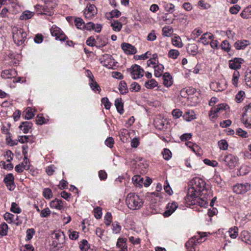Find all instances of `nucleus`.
<instances>
[{
    "label": "nucleus",
    "instance_id": "1",
    "mask_svg": "<svg viewBox=\"0 0 251 251\" xmlns=\"http://www.w3.org/2000/svg\"><path fill=\"white\" fill-rule=\"evenodd\" d=\"M205 181L200 178L195 177L189 184V188L185 200L189 205H198L205 207L208 205V201L211 197L210 190L206 188Z\"/></svg>",
    "mask_w": 251,
    "mask_h": 251
},
{
    "label": "nucleus",
    "instance_id": "2",
    "mask_svg": "<svg viewBox=\"0 0 251 251\" xmlns=\"http://www.w3.org/2000/svg\"><path fill=\"white\" fill-rule=\"evenodd\" d=\"M54 4L51 0H44V3L34 5V9L37 15L51 16L54 14Z\"/></svg>",
    "mask_w": 251,
    "mask_h": 251
},
{
    "label": "nucleus",
    "instance_id": "3",
    "mask_svg": "<svg viewBox=\"0 0 251 251\" xmlns=\"http://www.w3.org/2000/svg\"><path fill=\"white\" fill-rule=\"evenodd\" d=\"M126 203L130 209L134 210L141 208L143 205L144 201L137 194L130 193L127 196Z\"/></svg>",
    "mask_w": 251,
    "mask_h": 251
},
{
    "label": "nucleus",
    "instance_id": "4",
    "mask_svg": "<svg viewBox=\"0 0 251 251\" xmlns=\"http://www.w3.org/2000/svg\"><path fill=\"white\" fill-rule=\"evenodd\" d=\"M14 43L18 46H23L26 41L27 33L23 28L14 26L12 29Z\"/></svg>",
    "mask_w": 251,
    "mask_h": 251
},
{
    "label": "nucleus",
    "instance_id": "5",
    "mask_svg": "<svg viewBox=\"0 0 251 251\" xmlns=\"http://www.w3.org/2000/svg\"><path fill=\"white\" fill-rule=\"evenodd\" d=\"M205 236V235H201L198 238L196 236L191 238L185 244L187 249L189 251H197V245L203 242L202 239Z\"/></svg>",
    "mask_w": 251,
    "mask_h": 251
},
{
    "label": "nucleus",
    "instance_id": "6",
    "mask_svg": "<svg viewBox=\"0 0 251 251\" xmlns=\"http://www.w3.org/2000/svg\"><path fill=\"white\" fill-rule=\"evenodd\" d=\"M250 190L251 185L248 182L238 183L232 187L233 192L239 195H243Z\"/></svg>",
    "mask_w": 251,
    "mask_h": 251
},
{
    "label": "nucleus",
    "instance_id": "7",
    "mask_svg": "<svg viewBox=\"0 0 251 251\" xmlns=\"http://www.w3.org/2000/svg\"><path fill=\"white\" fill-rule=\"evenodd\" d=\"M227 105L224 103L218 104L216 106L213 107L209 112V116L210 119H216L218 116V114L226 112V106Z\"/></svg>",
    "mask_w": 251,
    "mask_h": 251
},
{
    "label": "nucleus",
    "instance_id": "8",
    "mask_svg": "<svg viewBox=\"0 0 251 251\" xmlns=\"http://www.w3.org/2000/svg\"><path fill=\"white\" fill-rule=\"evenodd\" d=\"M245 112L243 114L241 121L245 126L251 128V103L244 107Z\"/></svg>",
    "mask_w": 251,
    "mask_h": 251
},
{
    "label": "nucleus",
    "instance_id": "9",
    "mask_svg": "<svg viewBox=\"0 0 251 251\" xmlns=\"http://www.w3.org/2000/svg\"><path fill=\"white\" fill-rule=\"evenodd\" d=\"M132 78L137 79L141 78L144 76V70L141 67L137 64H134L129 69Z\"/></svg>",
    "mask_w": 251,
    "mask_h": 251
},
{
    "label": "nucleus",
    "instance_id": "10",
    "mask_svg": "<svg viewBox=\"0 0 251 251\" xmlns=\"http://www.w3.org/2000/svg\"><path fill=\"white\" fill-rule=\"evenodd\" d=\"M50 31L51 35L55 37L56 40L64 41L68 39L62 30L55 25H53L50 28Z\"/></svg>",
    "mask_w": 251,
    "mask_h": 251
},
{
    "label": "nucleus",
    "instance_id": "11",
    "mask_svg": "<svg viewBox=\"0 0 251 251\" xmlns=\"http://www.w3.org/2000/svg\"><path fill=\"white\" fill-rule=\"evenodd\" d=\"M223 161L229 169H232L235 167L237 164L238 158L237 156L232 154H228L225 155Z\"/></svg>",
    "mask_w": 251,
    "mask_h": 251
},
{
    "label": "nucleus",
    "instance_id": "12",
    "mask_svg": "<svg viewBox=\"0 0 251 251\" xmlns=\"http://www.w3.org/2000/svg\"><path fill=\"white\" fill-rule=\"evenodd\" d=\"M244 63L243 59L239 57H235L228 61V66L230 69L234 70L235 71L240 69L241 65Z\"/></svg>",
    "mask_w": 251,
    "mask_h": 251
},
{
    "label": "nucleus",
    "instance_id": "13",
    "mask_svg": "<svg viewBox=\"0 0 251 251\" xmlns=\"http://www.w3.org/2000/svg\"><path fill=\"white\" fill-rule=\"evenodd\" d=\"M97 14V9L94 4L89 3L87 5L84 11L85 18L92 19Z\"/></svg>",
    "mask_w": 251,
    "mask_h": 251
},
{
    "label": "nucleus",
    "instance_id": "14",
    "mask_svg": "<svg viewBox=\"0 0 251 251\" xmlns=\"http://www.w3.org/2000/svg\"><path fill=\"white\" fill-rule=\"evenodd\" d=\"M14 179V176L11 173L7 174L3 179V182L10 191L14 190L16 187Z\"/></svg>",
    "mask_w": 251,
    "mask_h": 251
},
{
    "label": "nucleus",
    "instance_id": "15",
    "mask_svg": "<svg viewBox=\"0 0 251 251\" xmlns=\"http://www.w3.org/2000/svg\"><path fill=\"white\" fill-rule=\"evenodd\" d=\"M65 204H66V202L65 201L57 198L51 201L50 203V207L51 208H54L59 211L64 210Z\"/></svg>",
    "mask_w": 251,
    "mask_h": 251
},
{
    "label": "nucleus",
    "instance_id": "16",
    "mask_svg": "<svg viewBox=\"0 0 251 251\" xmlns=\"http://www.w3.org/2000/svg\"><path fill=\"white\" fill-rule=\"evenodd\" d=\"M53 235L54 236L53 244L55 245L56 247H57L58 245L62 244L64 242L65 235L62 231H55Z\"/></svg>",
    "mask_w": 251,
    "mask_h": 251
},
{
    "label": "nucleus",
    "instance_id": "17",
    "mask_svg": "<svg viewBox=\"0 0 251 251\" xmlns=\"http://www.w3.org/2000/svg\"><path fill=\"white\" fill-rule=\"evenodd\" d=\"M210 88L215 92H221L224 90L226 86V83L223 81L213 82L210 85Z\"/></svg>",
    "mask_w": 251,
    "mask_h": 251
},
{
    "label": "nucleus",
    "instance_id": "18",
    "mask_svg": "<svg viewBox=\"0 0 251 251\" xmlns=\"http://www.w3.org/2000/svg\"><path fill=\"white\" fill-rule=\"evenodd\" d=\"M121 48L126 54H134L137 51L136 48L129 43H122Z\"/></svg>",
    "mask_w": 251,
    "mask_h": 251
},
{
    "label": "nucleus",
    "instance_id": "19",
    "mask_svg": "<svg viewBox=\"0 0 251 251\" xmlns=\"http://www.w3.org/2000/svg\"><path fill=\"white\" fill-rule=\"evenodd\" d=\"M178 205L176 202H173L169 203L166 207V211L163 213L165 217L170 216L177 208Z\"/></svg>",
    "mask_w": 251,
    "mask_h": 251
},
{
    "label": "nucleus",
    "instance_id": "20",
    "mask_svg": "<svg viewBox=\"0 0 251 251\" xmlns=\"http://www.w3.org/2000/svg\"><path fill=\"white\" fill-rule=\"evenodd\" d=\"M213 39H214V36L212 33L206 32L201 35L198 42H201L204 45H208L211 40Z\"/></svg>",
    "mask_w": 251,
    "mask_h": 251
},
{
    "label": "nucleus",
    "instance_id": "21",
    "mask_svg": "<svg viewBox=\"0 0 251 251\" xmlns=\"http://www.w3.org/2000/svg\"><path fill=\"white\" fill-rule=\"evenodd\" d=\"M17 74V71L15 69H7L1 72V77L4 79L10 78L16 76Z\"/></svg>",
    "mask_w": 251,
    "mask_h": 251
},
{
    "label": "nucleus",
    "instance_id": "22",
    "mask_svg": "<svg viewBox=\"0 0 251 251\" xmlns=\"http://www.w3.org/2000/svg\"><path fill=\"white\" fill-rule=\"evenodd\" d=\"M7 57L11 60V65L17 66L19 62V54L15 52L9 51L7 54Z\"/></svg>",
    "mask_w": 251,
    "mask_h": 251
},
{
    "label": "nucleus",
    "instance_id": "23",
    "mask_svg": "<svg viewBox=\"0 0 251 251\" xmlns=\"http://www.w3.org/2000/svg\"><path fill=\"white\" fill-rule=\"evenodd\" d=\"M250 44V42L247 40H237L234 43V48L238 50H244L247 46Z\"/></svg>",
    "mask_w": 251,
    "mask_h": 251
},
{
    "label": "nucleus",
    "instance_id": "24",
    "mask_svg": "<svg viewBox=\"0 0 251 251\" xmlns=\"http://www.w3.org/2000/svg\"><path fill=\"white\" fill-rule=\"evenodd\" d=\"M126 240V238L123 237H119L118 239L116 246L118 248L120 249L121 251H127Z\"/></svg>",
    "mask_w": 251,
    "mask_h": 251
},
{
    "label": "nucleus",
    "instance_id": "25",
    "mask_svg": "<svg viewBox=\"0 0 251 251\" xmlns=\"http://www.w3.org/2000/svg\"><path fill=\"white\" fill-rule=\"evenodd\" d=\"M163 84L167 87L171 86L173 84V78L168 72L165 73L162 77Z\"/></svg>",
    "mask_w": 251,
    "mask_h": 251
},
{
    "label": "nucleus",
    "instance_id": "26",
    "mask_svg": "<svg viewBox=\"0 0 251 251\" xmlns=\"http://www.w3.org/2000/svg\"><path fill=\"white\" fill-rule=\"evenodd\" d=\"M33 124L30 122H23L19 126V128L23 131L24 133H27L31 129Z\"/></svg>",
    "mask_w": 251,
    "mask_h": 251
},
{
    "label": "nucleus",
    "instance_id": "27",
    "mask_svg": "<svg viewBox=\"0 0 251 251\" xmlns=\"http://www.w3.org/2000/svg\"><path fill=\"white\" fill-rule=\"evenodd\" d=\"M107 43V39L105 37L98 36L96 38V48H102L106 46Z\"/></svg>",
    "mask_w": 251,
    "mask_h": 251
},
{
    "label": "nucleus",
    "instance_id": "28",
    "mask_svg": "<svg viewBox=\"0 0 251 251\" xmlns=\"http://www.w3.org/2000/svg\"><path fill=\"white\" fill-rule=\"evenodd\" d=\"M154 69V76L157 77H159L162 76L164 67V66L161 64H157L156 65L153 66Z\"/></svg>",
    "mask_w": 251,
    "mask_h": 251
},
{
    "label": "nucleus",
    "instance_id": "29",
    "mask_svg": "<svg viewBox=\"0 0 251 251\" xmlns=\"http://www.w3.org/2000/svg\"><path fill=\"white\" fill-rule=\"evenodd\" d=\"M240 238L243 242H244L247 244H251V236L248 231L244 230L240 234Z\"/></svg>",
    "mask_w": 251,
    "mask_h": 251
},
{
    "label": "nucleus",
    "instance_id": "30",
    "mask_svg": "<svg viewBox=\"0 0 251 251\" xmlns=\"http://www.w3.org/2000/svg\"><path fill=\"white\" fill-rule=\"evenodd\" d=\"M105 57L106 58H104V60L101 61V63L102 64L103 66L108 69L112 68L113 59L111 58L112 56L111 55H107Z\"/></svg>",
    "mask_w": 251,
    "mask_h": 251
},
{
    "label": "nucleus",
    "instance_id": "31",
    "mask_svg": "<svg viewBox=\"0 0 251 251\" xmlns=\"http://www.w3.org/2000/svg\"><path fill=\"white\" fill-rule=\"evenodd\" d=\"M115 105L116 107L117 111L120 114H123L124 112V103L122 102L121 98L117 99L115 100Z\"/></svg>",
    "mask_w": 251,
    "mask_h": 251
},
{
    "label": "nucleus",
    "instance_id": "32",
    "mask_svg": "<svg viewBox=\"0 0 251 251\" xmlns=\"http://www.w3.org/2000/svg\"><path fill=\"white\" fill-rule=\"evenodd\" d=\"M183 118L187 121H191L196 118V115L193 110H188L184 114Z\"/></svg>",
    "mask_w": 251,
    "mask_h": 251
},
{
    "label": "nucleus",
    "instance_id": "33",
    "mask_svg": "<svg viewBox=\"0 0 251 251\" xmlns=\"http://www.w3.org/2000/svg\"><path fill=\"white\" fill-rule=\"evenodd\" d=\"M172 43L174 46L178 48H181L183 46L181 38L178 35H176L172 39Z\"/></svg>",
    "mask_w": 251,
    "mask_h": 251
},
{
    "label": "nucleus",
    "instance_id": "34",
    "mask_svg": "<svg viewBox=\"0 0 251 251\" xmlns=\"http://www.w3.org/2000/svg\"><path fill=\"white\" fill-rule=\"evenodd\" d=\"M240 16L243 19L251 18V5L246 7L240 13Z\"/></svg>",
    "mask_w": 251,
    "mask_h": 251
},
{
    "label": "nucleus",
    "instance_id": "35",
    "mask_svg": "<svg viewBox=\"0 0 251 251\" xmlns=\"http://www.w3.org/2000/svg\"><path fill=\"white\" fill-rule=\"evenodd\" d=\"M187 50L189 54L195 55L198 52V47L195 44H189L187 47Z\"/></svg>",
    "mask_w": 251,
    "mask_h": 251
},
{
    "label": "nucleus",
    "instance_id": "36",
    "mask_svg": "<svg viewBox=\"0 0 251 251\" xmlns=\"http://www.w3.org/2000/svg\"><path fill=\"white\" fill-rule=\"evenodd\" d=\"M118 88L120 93L122 95L126 94L128 92L126 83L124 80H122L120 81Z\"/></svg>",
    "mask_w": 251,
    "mask_h": 251
},
{
    "label": "nucleus",
    "instance_id": "37",
    "mask_svg": "<svg viewBox=\"0 0 251 251\" xmlns=\"http://www.w3.org/2000/svg\"><path fill=\"white\" fill-rule=\"evenodd\" d=\"M164 10L170 14H172L175 10V5L169 2H164L163 4Z\"/></svg>",
    "mask_w": 251,
    "mask_h": 251
},
{
    "label": "nucleus",
    "instance_id": "38",
    "mask_svg": "<svg viewBox=\"0 0 251 251\" xmlns=\"http://www.w3.org/2000/svg\"><path fill=\"white\" fill-rule=\"evenodd\" d=\"M35 14L34 12L28 10L24 11L20 17V19L23 20H27L31 19Z\"/></svg>",
    "mask_w": 251,
    "mask_h": 251
},
{
    "label": "nucleus",
    "instance_id": "39",
    "mask_svg": "<svg viewBox=\"0 0 251 251\" xmlns=\"http://www.w3.org/2000/svg\"><path fill=\"white\" fill-rule=\"evenodd\" d=\"M240 75L238 71H234L232 75V78L231 79V83L235 87H237L238 85L239 79Z\"/></svg>",
    "mask_w": 251,
    "mask_h": 251
},
{
    "label": "nucleus",
    "instance_id": "40",
    "mask_svg": "<svg viewBox=\"0 0 251 251\" xmlns=\"http://www.w3.org/2000/svg\"><path fill=\"white\" fill-rule=\"evenodd\" d=\"M8 229V225L5 223H2L0 225V238L7 235Z\"/></svg>",
    "mask_w": 251,
    "mask_h": 251
},
{
    "label": "nucleus",
    "instance_id": "41",
    "mask_svg": "<svg viewBox=\"0 0 251 251\" xmlns=\"http://www.w3.org/2000/svg\"><path fill=\"white\" fill-rule=\"evenodd\" d=\"M245 81L247 85L251 88V67L248 68L246 72Z\"/></svg>",
    "mask_w": 251,
    "mask_h": 251
},
{
    "label": "nucleus",
    "instance_id": "42",
    "mask_svg": "<svg viewBox=\"0 0 251 251\" xmlns=\"http://www.w3.org/2000/svg\"><path fill=\"white\" fill-rule=\"evenodd\" d=\"M173 33V29L169 26H165L162 28V35L163 36L170 37Z\"/></svg>",
    "mask_w": 251,
    "mask_h": 251
},
{
    "label": "nucleus",
    "instance_id": "43",
    "mask_svg": "<svg viewBox=\"0 0 251 251\" xmlns=\"http://www.w3.org/2000/svg\"><path fill=\"white\" fill-rule=\"evenodd\" d=\"M111 26L114 31L119 32L121 30L122 27V24L118 20L114 21L111 24Z\"/></svg>",
    "mask_w": 251,
    "mask_h": 251
},
{
    "label": "nucleus",
    "instance_id": "44",
    "mask_svg": "<svg viewBox=\"0 0 251 251\" xmlns=\"http://www.w3.org/2000/svg\"><path fill=\"white\" fill-rule=\"evenodd\" d=\"M74 23L76 28L80 29H84V25L85 23L81 18H75L74 20Z\"/></svg>",
    "mask_w": 251,
    "mask_h": 251
},
{
    "label": "nucleus",
    "instance_id": "45",
    "mask_svg": "<svg viewBox=\"0 0 251 251\" xmlns=\"http://www.w3.org/2000/svg\"><path fill=\"white\" fill-rule=\"evenodd\" d=\"M79 247L81 251H87L90 248V245L86 239H83L80 242Z\"/></svg>",
    "mask_w": 251,
    "mask_h": 251
},
{
    "label": "nucleus",
    "instance_id": "46",
    "mask_svg": "<svg viewBox=\"0 0 251 251\" xmlns=\"http://www.w3.org/2000/svg\"><path fill=\"white\" fill-rule=\"evenodd\" d=\"M245 96V92L242 90H240L236 95L235 100L238 103H240L244 100Z\"/></svg>",
    "mask_w": 251,
    "mask_h": 251
},
{
    "label": "nucleus",
    "instance_id": "47",
    "mask_svg": "<svg viewBox=\"0 0 251 251\" xmlns=\"http://www.w3.org/2000/svg\"><path fill=\"white\" fill-rule=\"evenodd\" d=\"M90 86L92 90L95 92H98L100 93L101 91V89L98 83L95 80L90 81Z\"/></svg>",
    "mask_w": 251,
    "mask_h": 251
},
{
    "label": "nucleus",
    "instance_id": "48",
    "mask_svg": "<svg viewBox=\"0 0 251 251\" xmlns=\"http://www.w3.org/2000/svg\"><path fill=\"white\" fill-rule=\"evenodd\" d=\"M157 64H158V55L156 53H154L152 55V57L148 60L147 65L150 66L151 65H156Z\"/></svg>",
    "mask_w": 251,
    "mask_h": 251
},
{
    "label": "nucleus",
    "instance_id": "49",
    "mask_svg": "<svg viewBox=\"0 0 251 251\" xmlns=\"http://www.w3.org/2000/svg\"><path fill=\"white\" fill-rule=\"evenodd\" d=\"M157 81L154 79H151L145 82V86L148 89H153L157 85Z\"/></svg>",
    "mask_w": 251,
    "mask_h": 251
},
{
    "label": "nucleus",
    "instance_id": "50",
    "mask_svg": "<svg viewBox=\"0 0 251 251\" xmlns=\"http://www.w3.org/2000/svg\"><path fill=\"white\" fill-rule=\"evenodd\" d=\"M179 51L177 50L171 49L169 51L168 56L173 59H176L179 55Z\"/></svg>",
    "mask_w": 251,
    "mask_h": 251
},
{
    "label": "nucleus",
    "instance_id": "51",
    "mask_svg": "<svg viewBox=\"0 0 251 251\" xmlns=\"http://www.w3.org/2000/svg\"><path fill=\"white\" fill-rule=\"evenodd\" d=\"M113 233L118 234L121 230L122 227L118 222H114L112 224Z\"/></svg>",
    "mask_w": 251,
    "mask_h": 251
},
{
    "label": "nucleus",
    "instance_id": "52",
    "mask_svg": "<svg viewBox=\"0 0 251 251\" xmlns=\"http://www.w3.org/2000/svg\"><path fill=\"white\" fill-rule=\"evenodd\" d=\"M93 212L94 216L96 219H99L101 218L102 212V208L100 207L97 206L94 209Z\"/></svg>",
    "mask_w": 251,
    "mask_h": 251
},
{
    "label": "nucleus",
    "instance_id": "53",
    "mask_svg": "<svg viewBox=\"0 0 251 251\" xmlns=\"http://www.w3.org/2000/svg\"><path fill=\"white\" fill-rule=\"evenodd\" d=\"M202 33V31L201 28H196L191 33V37L192 39L196 40Z\"/></svg>",
    "mask_w": 251,
    "mask_h": 251
},
{
    "label": "nucleus",
    "instance_id": "54",
    "mask_svg": "<svg viewBox=\"0 0 251 251\" xmlns=\"http://www.w3.org/2000/svg\"><path fill=\"white\" fill-rule=\"evenodd\" d=\"M3 217L4 220L6 221L8 223H12L14 221V218L15 216L10 213L6 212L4 214Z\"/></svg>",
    "mask_w": 251,
    "mask_h": 251
},
{
    "label": "nucleus",
    "instance_id": "55",
    "mask_svg": "<svg viewBox=\"0 0 251 251\" xmlns=\"http://www.w3.org/2000/svg\"><path fill=\"white\" fill-rule=\"evenodd\" d=\"M236 134L238 136L243 138H246L249 137V134L247 131L243 130L241 128H238L236 131Z\"/></svg>",
    "mask_w": 251,
    "mask_h": 251
},
{
    "label": "nucleus",
    "instance_id": "56",
    "mask_svg": "<svg viewBox=\"0 0 251 251\" xmlns=\"http://www.w3.org/2000/svg\"><path fill=\"white\" fill-rule=\"evenodd\" d=\"M238 228L236 226H234L233 227L229 228V236L232 239L236 238L238 236Z\"/></svg>",
    "mask_w": 251,
    "mask_h": 251
},
{
    "label": "nucleus",
    "instance_id": "57",
    "mask_svg": "<svg viewBox=\"0 0 251 251\" xmlns=\"http://www.w3.org/2000/svg\"><path fill=\"white\" fill-rule=\"evenodd\" d=\"M163 158L166 160H170L172 157V152L168 149H164L162 152Z\"/></svg>",
    "mask_w": 251,
    "mask_h": 251
},
{
    "label": "nucleus",
    "instance_id": "58",
    "mask_svg": "<svg viewBox=\"0 0 251 251\" xmlns=\"http://www.w3.org/2000/svg\"><path fill=\"white\" fill-rule=\"evenodd\" d=\"M34 116V114L30 107H27L25 111V119L29 120L32 119Z\"/></svg>",
    "mask_w": 251,
    "mask_h": 251
},
{
    "label": "nucleus",
    "instance_id": "59",
    "mask_svg": "<svg viewBox=\"0 0 251 251\" xmlns=\"http://www.w3.org/2000/svg\"><path fill=\"white\" fill-rule=\"evenodd\" d=\"M43 195L46 199H50L53 196L52 191L49 188H46L44 189Z\"/></svg>",
    "mask_w": 251,
    "mask_h": 251
},
{
    "label": "nucleus",
    "instance_id": "60",
    "mask_svg": "<svg viewBox=\"0 0 251 251\" xmlns=\"http://www.w3.org/2000/svg\"><path fill=\"white\" fill-rule=\"evenodd\" d=\"M250 168L247 166H242L239 170V174H238V175L240 176H245L247 175L250 172Z\"/></svg>",
    "mask_w": 251,
    "mask_h": 251
},
{
    "label": "nucleus",
    "instance_id": "61",
    "mask_svg": "<svg viewBox=\"0 0 251 251\" xmlns=\"http://www.w3.org/2000/svg\"><path fill=\"white\" fill-rule=\"evenodd\" d=\"M221 47L222 50L228 52L230 50V46L227 40L223 41L221 44Z\"/></svg>",
    "mask_w": 251,
    "mask_h": 251
},
{
    "label": "nucleus",
    "instance_id": "62",
    "mask_svg": "<svg viewBox=\"0 0 251 251\" xmlns=\"http://www.w3.org/2000/svg\"><path fill=\"white\" fill-rule=\"evenodd\" d=\"M10 210L16 214L20 213L22 211L21 209L18 206V204L15 202H12Z\"/></svg>",
    "mask_w": 251,
    "mask_h": 251
},
{
    "label": "nucleus",
    "instance_id": "63",
    "mask_svg": "<svg viewBox=\"0 0 251 251\" xmlns=\"http://www.w3.org/2000/svg\"><path fill=\"white\" fill-rule=\"evenodd\" d=\"M219 148L222 150H226L228 148V143L226 140H221L218 142Z\"/></svg>",
    "mask_w": 251,
    "mask_h": 251
},
{
    "label": "nucleus",
    "instance_id": "64",
    "mask_svg": "<svg viewBox=\"0 0 251 251\" xmlns=\"http://www.w3.org/2000/svg\"><path fill=\"white\" fill-rule=\"evenodd\" d=\"M26 240L28 241L32 238L33 236L35 233V230L33 228H29L26 230Z\"/></svg>",
    "mask_w": 251,
    "mask_h": 251
}]
</instances>
